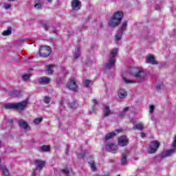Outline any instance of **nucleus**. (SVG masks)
<instances>
[{
  "label": "nucleus",
  "mask_w": 176,
  "mask_h": 176,
  "mask_svg": "<svg viewBox=\"0 0 176 176\" xmlns=\"http://www.w3.org/2000/svg\"><path fill=\"white\" fill-rule=\"evenodd\" d=\"M116 56H118V49L114 48L110 52V58L108 61L104 64L105 69H111L116 64Z\"/></svg>",
  "instance_id": "nucleus-1"
},
{
  "label": "nucleus",
  "mask_w": 176,
  "mask_h": 176,
  "mask_svg": "<svg viewBox=\"0 0 176 176\" xmlns=\"http://www.w3.org/2000/svg\"><path fill=\"white\" fill-rule=\"evenodd\" d=\"M122 19H123V12L122 11H118L113 15L111 19L109 22V25L110 27H118L119 23L122 21Z\"/></svg>",
  "instance_id": "nucleus-2"
},
{
  "label": "nucleus",
  "mask_w": 176,
  "mask_h": 176,
  "mask_svg": "<svg viewBox=\"0 0 176 176\" xmlns=\"http://www.w3.org/2000/svg\"><path fill=\"white\" fill-rule=\"evenodd\" d=\"M132 76L136 78L138 82H144L147 76L146 73L140 69H133L132 70Z\"/></svg>",
  "instance_id": "nucleus-3"
},
{
  "label": "nucleus",
  "mask_w": 176,
  "mask_h": 176,
  "mask_svg": "<svg viewBox=\"0 0 176 176\" xmlns=\"http://www.w3.org/2000/svg\"><path fill=\"white\" fill-rule=\"evenodd\" d=\"M39 54L41 57H49L52 54V49L47 45H43L40 47Z\"/></svg>",
  "instance_id": "nucleus-4"
},
{
  "label": "nucleus",
  "mask_w": 176,
  "mask_h": 176,
  "mask_svg": "<svg viewBox=\"0 0 176 176\" xmlns=\"http://www.w3.org/2000/svg\"><path fill=\"white\" fill-rule=\"evenodd\" d=\"M160 146V143L157 140L151 142L148 148L147 149L148 153H155Z\"/></svg>",
  "instance_id": "nucleus-5"
},
{
  "label": "nucleus",
  "mask_w": 176,
  "mask_h": 176,
  "mask_svg": "<svg viewBox=\"0 0 176 176\" xmlns=\"http://www.w3.org/2000/svg\"><path fill=\"white\" fill-rule=\"evenodd\" d=\"M27 105H28V100H23L21 102L15 103V109L19 111V112H23V111L27 108Z\"/></svg>",
  "instance_id": "nucleus-6"
},
{
  "label": "nucleus",
  "mask_w": 176,
  "mask_h": 176,
  "mask_svg": "<svg viewBox=\"0 0 176 176\" xmlns=\"http://www.w3.org/2000/svg\"><path fill=\"white\" fill-rule=\"evenodd\" d=\"M129 144V138L126 136H121L118 139V145L120 146H126Z\"/></svg>",
  "instance_id": "nucleus-7"
},
{
  "label": "nucleus",
  "mask_w": 176,
  "mask_h": 176,
  "mask_svg": "<svg viewBox=\"0 0 176 176\" xmlns=\"http://www.w3.org/2000/svg\"><path fill=\"white\" fill-rule=\"evenodd\" d=\"M175 152H176V148L169 149L162 153L161 155V157H162V159H164L166 157L173 156V153H175Z\"/></svg>",
  "instance_id": "nucleus-8"
},
{
  "label": "nucleus",
  "mask_w": 176,
  "mask_h": 176,
  "mask_svg": "<svg viewBox=\"0 0 176 176\" xmlns=\"http://www.w3.org/2000/svg\"><path fill=\"white\" fill-rule=\"evenodd\" d=\"M67 87L70 90H73L74 91H76L78 89V85H76V82L74 79H71L70 81L67 83Z\"/></svg>",
  "instance_id": "nucleus-9"
},
{
  "label": "nucleus",
  "mask_w": 176,
  "mask_h": 176,
  "mask_svg": "<svg viewBox=\"0 0 176 176\" xmlns=\"http://www.w3.org/2000/svg\"><path fill=\"white\" fill-rule=\"evenodd\" d=\"M82 6V3L79 0H73L72 1V8L73 10H79Z\"/></svg>",
  "instance_id": "nucleus-10"
},
{
  "label": "nucleus",
  "mask_w": 176,
  "mask_h": 176,
  "mask_svg": "<svg viewBox=\"0 0 176 176\" xmlns=\"http://www.w3.org/2000/svg\"><path fill=\"white\" fill-rule=\"evenodd\" d=\"M18 124L19 127H21L23 130H30L31 129L28 123L26 121H24V120H19L18 121Z\"/></svg>",
  "instance_id": "nucleus-11"
},
{
  "label": "nucleus",
  "mask_w": 176,
  "mask_h": 176,
  "mask_svg": "<svg viewBox=\"0 0 176 176\" xmlns=\"http://www.w3.org/2000/svg\"><path fill=\"white\" fill-rule=\"evenodd\" d=\"M45 163L46 162L45 161H42L41 160H36L34 161V164L36 166V168L37 170H38L39 171H41V170H42V168H43V167H45Z\"/></svg>",
  "instance_id": "nucleus-12"
},
{
  "label": "nucleus",
  "mask_w": 176,
  "mask_h": 176,
  "mask_svg": "<svg viewBox=\"0 0 176 176\" xmlns=\"http://www.w3.org/2000/svg\"><path fill=\"white\" fill-rule=\"evenodd\" d=\"M106 151H107V152H111L112 153H116V152L118 151V146L113 144H107Z\"/></svg>",
  "instance_id": "nucleus-13"
},
{
  "label": "nucleus",
  "mask_w": 176,
  "mask_h": 176,
  "mask_svg": "<svg viewBox=\"0 0 176 176\" xmlns=\"http://www.w3.org/2000/svg\"><path fill=\"white\" fill-rule=\"evenodd\" d=\"M39 85H49L50 83V78L43 76L38 79Z\"/></svg>",
  "instance_id": "nucleus-14"
},
{
  "label": "nucleus",
  "mask_w": 176,
  "mask_h": 176,
  "mask_svg": "<svg viewBox=\"0 0 176 176\" xmlns=\"http://www.w3.org/2000/svg\"><path fill=\"white\" fill-rule=\"evenodd\" d=\"M146 63L148 64H151L152 65H156L157 64V61L155 60V57L153 56L150 55L146 58Z\"/></svg>",
  "instance_id": "nucleus-15"
},
{
  "label": "nucleus",
  "mask_w": 176,
  "mask_h": 176,
  "mask_svg": "<svg viewBox=\"0 0 176 176\" xmlns=\"http://www.w3.org/2000/svg\"><path fill=\"white\" fill-rule=\"evenodd\" d=\"M118 94L119 98H121L122 100H123V98H126V97H127V91H125V89H120L118 91Z\"/></svg>",
  "instance_id": "nucleus-16"
},
{
  "label": "nucleus",
  "mask_w": 176,
  "mask_h": 176,
  "mask_svg": "<svg viewBox=\"0 0 176 176\" xmlns=\"http://www.w3.org/2000/svg\"><path fill=\"white\" fill-rule=\"evenodd\" d=\"M42 0H34V8L36 10H41L42 9Z\"/></svg>",
  "instance_id": "nucleus-17"
},
{
  "label": "nucleus",
  "mask_w": 176,
  "mask_h": 176,
  "mask_svg": "<svg viewBox=\"0 0 176 176\" xmlns=\"http://www.w3.org/2000/svg\"><path fill=\"white\" fill-rule=\"evenodd\" d=\"M88 164H89V167L92 171H96L97 170V167L96 166V162L94 160L88 159Z\"/></svg>",
  "instance_id": "nucleus-18"
},
{
  "label": "nucleus",
  "mask_w": 176,
  "mask_h": 176,
  "mask_svg": "<svg viewBox=\"0 0 176 176\" xmlns=\"http://www.w3.org/2000/svg\"><path fill=\"white\" fill-rule=\"evenodd\" d=\"M6 109H16V103H7L4 105Z\"/></svg>",
  "instance_id": "nucleus-19"
},
{
  "label": "nucleus",
  "mask_w": 176,
  "mask_h": 176,
  "mask_svg": "<svg viewBox=\"0 0 176 176\" xmlns=\"http://www.w3.org/2000/svg\"><path fill=\"white\" fill-rule=\"evenodd\" d=\"M127 30V21H124L120 28V32H124Z\"/></svg>",
  "instance_id": "nucleus-20"
},
{
  "label": "nucleus",
  "mask_w": 176,
  "mask_h": 176,
  "mask_svg": "<svg viewBox=\"0 0 176 176\" xmlns=\"http://www.w3.org/2000/svg\"><path fill=\"white\" fill-rule=\"evenodd\" d=\"M0 170H2L4 175L9 176V170H8V168L5 165L0 166Z\"/></svg>",
  "instance_id": "nucleus-21"
},
{
  "label": "nucleus",
  "mask_w": 176,
  "mask_h": 176,
  "mask_svg": "<svg viewBox=\"0 0 176 176\" xmlns=\"http://www.w3.org/2000/svg\"><path fill=\"white\" fill-rule=\"evenodd\" d=\"M104 117L109 116L111 115V109H109V106L104 105Z\"/></svg>",
  "instance_id": "nucleus-22"
},
{
  "label": "nucleus",
  "mask_w": 176,
  "mask_h": 176,
  "mask_svg": "<svg viewBox=\"0 0 176 176\" xmlns=\"http://www.w3.org/2000/svg\"><path fill=\"white\" fill-rule=\"evenodd\" d=\"M130 110V107H125L123 109L122 112L119 114L120 118H124L126 116V114Z\"/></svg>",
  "instance_id": "nucleus-23"
},
{
  "label": "nucleus",
  "mask_w": 176,
  "mask_h": 176,
  "mask_svg": "<svg viewBox=\"0 0 176 176\" xmlns=\"http://www.w3.org/2000/svg\"><path fill=\"white\" fill-rule=\"evenodd\" d=\"M133 127L137 130H140V131H142V130H144V124H142V122H140L138 124H134Z\"/></svg>",
  "instance_id": "nucleus-24"
},
{
  "label": "nucleus",
  "mask_w": 176,
  "mask_h": 176,
  "mask_svg": "<svg viewBox=\"0 0 176 176\" xmlns=\"http://www.w3.org/2000/svg\"><path fill=\"white\" fill-rule=\"evenodd\" d=\"M11 34H12V28L10 27H9L7 30H4L2 32V35L3 36H8V35H11Z\"/></svg>",
  "instance_id": "nucleus-25"
},
{
  "label": "nucleus",
  "mask_w": 176,
  "mask_h": 176,
  "mask_svg": "<svg viewBox=\"0 0 176 176\" xmlns=\"http://www.w3.org/2000/svg\"><path fill=\"white\" fill-rule=\"evenodd\" d=\"M53 68H54V65H49L47 66V72L48 75H52V74H53Z\"/></svg>",
  "instance_id": "nucleus-26"
},
{
  "label": "nucleus",
  "mask_w": 176,
  "mask_h": 176,
  "mask_svg": "<svg viewBox=\"0 0 176 176\" xmlns=\"http://www.w3.org/2000/svg\"><path fill=\"white\" fill-rule=\"evenodd\" d=\"M115 135H116V133L115 132L109 133L106 134L105 139L111 140V138H113V137H115Z\"/></svg>",
  "instance_id": "nucleus-27"
},
{
  "label": "nucleus",
  "mask_w": 176,
  "mask_h": 176,
  "mask_svg": "<svg viewBox=\"0 0 176 176\" xmlns=\"http://www.w3.org/2000/svg\"><path fill=\"white\" fill-rule=\"evenodd\" d=\"M49 151H50V147L47 145H44L40 148V152H49Z\"/></svg>",
  "instance_id": "nucleus-28"
},
{
  "label": "nucleus",
  "mask_w": 176,
  "mask_h": 176,
  "mask_svg": "<svg viewBox=\"0 0 176 176\" xmlns=\"http://www.w3.org/2000/svg\"><path fill=\"white\" fill-rule=\"evenodd\" d=\"M126 162H127V157L126 156V155L122 154V158H121L122 166H125Z\"/></svg>",
  "instance_id": "nucleus-29"
},
{
  "label": "nucleus",
  "mask_w": 176,
  "mask_h": 176,
  "mask_svg": "<svg viewBox=\"0 0 176 176\" xmlns=\"http://www.w3.org/2000/svg\"><path fill=\"white\" fill-rule=\"evenodd\" d=\"M80 56V47H77L74 53V58H78Z\"/></svg>",
  "instance_id": "nucleus-30"
},
{
  "label": "nucleus",
  "mask_w": 176,
  "mask_h": 176,
  "mask_svg": "<svg viewBox=\"0 0 176 176\" xmlns=\"http://www.w3.org/2000/svg\"><path fill=\"white\" fill-rule=\"evenodd\" d=\"M69 108H71V109H76L77 106H76V102H72L71 103H67Z\"/></svg>",
  "instance_id": "nucleus-31"
},
{
  "label": "nucleus",
  "mask_w": 176,
  "mask_h": 176,
  "mask_svg": "<svg viewBox=\"0 0 176 176\" xmlns=\"http://www.w3.org/2000/svg\"><path fill=\"white\" fill-rule=\"evenodd\" d=\"M122 35H123L122 32H120L116 35V41H120L122 39Z\"/></svg>",
  "instance_id": "nucleus-32"
},
{
  "label": "nucleus",
  "mask_w": 176,
  "mask_h": 176,
  "mask_svg": "<svg viewBox=\"0 0 176 176\" xmlns=\"http://www.w3.org/2000/svg\"><path fill=\"white\" fill-rule=\"evenodd\" d=\"M42 120H43L42 118H35L33 120V123H34V124H41Z\"/></svg>",
  "instance_id": "nucleus-33"
},
{
  "label": "nucleus",
  "mask_w": 176,
  "mask_h": 176,
  "mask_svg": "<svg viewBox=\"0 0 176 176\" xmlns=\"http://www.w3.org/2000/svg\"><path fill=\"white\" fill-rule=\"evenodd\" d=\"M31 78V74H25L22 76L23 80H28Z\"/></svg>",
  "instance_id": "nucleus-34"
},
{
  "label": "nucleus",
  "mask_w": 176,
  "mask_h": 176,
  "mask_svg": "<svg viewBox=\"0 0 176 176\" xmlns=\"http://www.w3.org/2000/svg\"><path fill=\"white\" fill-rule=\"evenodd\" d=\"M162 89H164V86L162 84H157L156 86V89L157 91H160V90H162Z\"/></svg>",
  "instance_id": "nucleus-35"
},
{
  "label": "nucleus",
  "mask_w": 176,
  "mask_h": 176,
  "mask_svg": "<svg viewBox=\"0 0 176 176\" xmlns=\"http://www.w3.org/2000/svg\"><path fill=\"white\" fill-rule=\"evenodd\" d=\"M41 25L42 27H43L44 30H45V31H47V30H49V28H50V25H47V23H42Z\"/></svg>",
  "instance_id": "nucleus-36"
},
{
  "label": "nucleus",
  "mask_w": 176,
  "mask_h": 176,
  "mask_svg": "<svg viewBox=\"0 0 176 176\" xmlns=\"http://www.w3.org/2000/svg\"><path fill=\"white\" fill-rule=\"evenodd\" d=\"M50 101H52V99L50 98V97L45 96V98H44V102H45V104L50 103Z\"/></svg>",
  "instance_id": "nucleus-37"
},
{
  "label": "nucleus",
  "mask_w": 176,
  "mask_h": 176,
  "mask_svg": "<svg viewBox=\"0 0 176 176\" xmlns=\"http://www.w3.org/2000/svg\"><path fill=\"white\" fill-rule=\"evenodd\" d=\"M154 111H155V105L150 104L149 105V113H153Z\"/></svg>",
  "instance_id": "nucleus-38"
},
{
  "label": "nucleus",
  "mask_w": 176,
  "mask_h": 176,
  "mask_svg": "<svg viewBox=\"0 0 176 176\" xmlns=\"http://www.w3.org/2000/svg\"><path fill=\"white\" fill-rule=\"evenodd\" d=\"M62 173L65 175H68V174H69V170L68 168L63 169Z\"/></svg>",
  "instance_id": "nucleus-39"
},
{
  "label": "nucleus",
  "mask_w": 176,
  "mask_h": 176,
  "mask_svg": "<svg viewBox=\"0 0 176 176\" xmlns=\"http://www.w3.org/2000/svg\"><path fill=\"white\" fill-rule=\"evenodd\" d=\"M89 85H90V80H85L84 82L85 87H89Z\"/></svg>",
  "instance_id": "nucleus-40"
},
{
  "label": "nucleus",
  "mask_w": 176,
  "mask_h": 176,
  "mask_svg": "<svg viewBox=\"0 0 176 176\" xmlns=\"http://www.w3.org/2000/svg\"><path fill=\"white\" fill-rule=\"evenodd\" d=\"M83 157H85V151H81V153L78 155V158L83 159Z\"/></svg>",
  "instance_id": "nucleus-41"
},
{
  "label": "nucleus",
  "mask_w": 176,
  "mask_h": 176,
  "mask_svg": "<svg viewBox=\"0 0 176 176\" xmlns=\"http://www.w3.org/2000/svg\"><path fill=\"white\" fill-rule=\"evenodd\" d=\"M12 97H19V91H14L10 94Z\"/></svg>",
  "instance_id": "nucleus-42"
},
{
  "label": "nucleus",
  "mask_w": 176,
  "mask_h": 176,
  "mask_svg": "<svg viewBox=\"0 0 176 176\" xmlns=\"http://www.w3.org/2000/svg\"><path fill=\"white\" fill-rule=\"evenodd\" d=\"M123 80L124 83L129 84V83H135V81L134 80H127L126 78H123Z\"/></svg>",
  "instance_id": "nucleus-43"
},
{
  "label": "nucleus",
  "mask_w": 176,
  "mask_h": 176,
  "mask_svg": "<svg viewBox=\"0 0 176 176\" xmlns=\"http://www.w3.org/2000/svg\"><path fill=\"white\" fill-rule=\"evenodd\" d=\"M11 6H12L9 3L4 4V8L6 9V10L10 9Z\"/></svg>",
  "instance_id": "nucleus-44"
},
{
  "label": "nucleus",
  "mask_w": 176,
  "mask_h": 176,
  "mask_svg": "<svg viewBox=\"0 0 176 176\" xmlns=\"http://www.w3.org/2000/svg\"><path fill=\"white\" fill-rule=\"evenodd\" d=\"M92 102H94V104H98V101H97V100H96V99H94V100H92Z\"/></svg>",
  "instance_id": "nucleus-45"
},
{
  "label": "nucleus",
  "mask_w": 176,
  "mask_h": 176,
  "mask_svg": "<svg viewBox=\"0 0 176 176\" xmlns=\"http://www.w3.org/2000/svg\"><path fill=\"white\" fill-rule=\"evenodd\" d=\"M145 135H146V134L145 133H141V137H142V138H144V137H145Z\"/></svg>",
  "instance_id": "nucleus-46"
},
{
  "label": "nucleus",
  "mask_w": 176,
  "mask_h": 176,
  "mask_svg": "<svg viewBox=\"0 0 176 176\" xmlns=\"http://www.w3.org/2000/svg\"><path fill=\"white\" fill-rule=\"evenodd\" d=\"M9 2H12L13 1H16V0H8Z\"/></svg>",
  "instance_id": "nucleus-47"
},
{
  "label": "nucleus",
  "mask_w": 176,
  "mask_h": 176,
  "mask_svg": "<svg viewBox=\"0 0 176 176\" xmlns=\"http://www.w3.org/2000/svg\"><path fill=\"white\" fill-rule=\"evenodd\" d=\"M47 2H52V1H53V0H47Z\"/></svg>",
  "instance_id": "nucleus-48"
},
{
  "label": "nucleus",
  "mask_w": 176,
  "mask_h": 176,
  "mask_svg": "<svg viewBox=\"0 0 176 176\" xmlns=\"http://www.w3.org/2000/svg\"><path fill=\"white\" fill-rule=\"evenodd\" d=\"M1 145H2V142L0 141V146H1Z\"/></svg>",
  "instance_id": "nucleus-49"
},
{
  "label": "nucleus",
  "mask_w": 176,
  "mask_h": 176,
  "mask_svg": "<svg viewBox=\"0 0 176 176\" xmlns=\"http://www.w3.org/2000/svg\"><path fill=\"white\" fill-rule=\"evenodd\" d=\"M1 157H0V163H1Z\"/></svg>",
  "instance_id": "nucleus-50"
}]
</instances>
